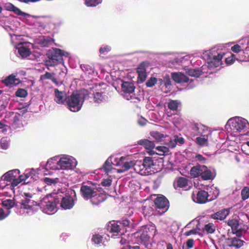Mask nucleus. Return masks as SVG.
<instances>
[{
	"instance_id": "6ab92c4d",
	"label": "nucleus",
	"mask_w": 249,
	"mask_h": 249,
	"mask_svg": "<svg viewBox=\"0 0 249 249\" xmlns=\"http://www.w3.org/2000/svg\"><path fill=\"white\" fill-rule=\"evenodd\" d=\"M107 198L105 194L103 193H97L95 191L94 195L92 196L90 199V202L93 205L97 206L100 203L103 202Z\"/></svg>"
},
{
	"instance_id": "473e14b6",
	"label": "nucleus",
	"mask_w": 249,
	"mask_h": 249,
	"mask_svg": "<svg viewBox=\"0 0 249 249\" xmlns=\"http://www.w3.org/2000/svg\"><path fill=\"white\" fill-rule=\"evenodd\" d=\"M1 204L7 209V210H10L15 206V199H7L2 201Z\"/></svg>"
},
{
	"instance_id": "79ce46f5",
	"label": "nucleus",
	"mask_w": 249,
	"mask_h": 249,
	"mask_svg": "<svg viewBox=\"0 0 249 249\" xmlns=\"http://www.w3.org/2000/svg\"><path fill=\"white\" fill-rule=\"evenodd\" d=\"M241 197L243 200H245L249 197V187H245L241 190Z\"/></svg>"
},
{
	"instance_id": "f704fd0d",
	"label": "nucleus",
	"mask_w": 249,
	"mask_h": 249,
	"mask_svg": "<svg viewBox=\"0 0 249 249\" xmlns=\"http://www.w3.org/2000/svg\"><path fill=\"white\" fill-rule=\"evenodd\" d=\"M54 75L53 73H50L49 72H46L43 75H41V79H50L56 85H58V82L57 81L56 78L53 76Z\"/></svg>"
},
{
	"instance_id": "bf43d9fd",
	"label": "nucleus",
	"mask_w": 249,
	"mask_h": 249,
	"mask_svg": "<svg viewBox=\"0 0 249 249\" xmlns=\"http://www.w3.org/2000/svg\"><path fill=\"white\" fill-rule=\"evenodd\" d=\"M231 50L232 52L238 53L241 51V47L239 45L236 44L231 47Z\"/></svg>"
},
{
	"instance_id": "69168bd1",
	"label": "nucleus",
	"mask_w": 249,
	"mask_h": 249,
	"mask_svg": "<svg viewBox=\"0 0 249 249\" xmlns=\"http://www.w3.org/2000/svg\"><path fill=\"white\" fill-rule=\"evenodd\" d=\"M196 159L202 163H205L206 159L200 154H197L196 156Z\"/></svg>"
},
{
	"instance_id": "4d7b16f0",
	"label": "nucleus",
	"mask_w": 249,
	"mask_h": 249,
	"mask_svg": "<svg viewBox=\"0 0 249 249\" xmlns=\"http://www.w3.org/2000/svg\"><path fill=\"white\" fill-rule=\"evenodd\" d=\"M118 222L119 225H121V227L122 228L128 226L129 225V223H130L129 220H128L127 219H124V220H122L121 221H118Z\"/></svg>"
},
{
	"instance_id": "13d9d810",
	"label": "nucleus",
	"mask_w": 249,
	"mask_h": 249,
	"mask_svg": "<svg viewBox=\"0 0 249 249\" xmlns=\"http://www.w3.org/2000/svg\"><path fill=\"white\" fill-rule=\"evenodd\" d=\"M185 60V59L184 57H177V58H174V60L172 61V64L174 63H176L177 64H182V63H183L184 61Z\"/></svg>"
},
{
	"instance_id": "774afa93",
	"label": "nucleus",
	"mask_w": 249,
	"mask_h": 249,
	"mask_svg": "<svg viewBox=\"0 0 249 249\" xmlns=\"http://www.w3.org/2000/svg\"><path fill=\"white\" fill-rule=\"evenodd\" d=\"M0 144L2 147L5 149H7L8 146V143L6 142V141L3 139L0 141Z\"/></svg>"
},
{
	"instance_id": "423d86ee",
	"label": "nucleus",
	"mask_w": 249,
	"mask_h": 249,
	"mask_svg": "<svg viewBox=\"0 0 249 249\" xmlns=\"http://www.w3.org/2000/svg\"><path fill=\"white\" fill-rule=\"evenodd\" d=\"M154 204L160 214L165 213L169 207L168 200L163 196H158L154 200Z\"/></svg>"
},
{
	"instance_id": "4c0bfd02",
	"label": "nucleus",
	"mask_w": 249,
	"mask_h": 249,
	"mask_svg": "<svg viewBox=\"0 0 249 249\" xmlns=\"http://www.w3.org/2000/svg\"><path fill=\"white\" fill-rule=\"evenodd\" d=\"M181 105L177 100H172V111H176L175 114H178L181 110Z\"/></svg>"
},
{
	"instance_id": "cd10ccee",
	"label": "nucleus",
	"mask_w": 249,
	"mask_h": 249,
	"mask_svg": "<svg viewBox=\"0 0 249 249\" xmlns=\"http://www.w3.org/2000/svg\"><path fill=\"white\" fill-rule=\"evenodd\" d=\"M138 144L143 145L145 149L152 150L155 147L154 142L150 141L147 139L141 140L138 142Z\"/></svg>"
},
{
	"instance_id": "4468645a",
	"label": "nucleus",
	"mask_w": 249,
	"mask_h": 249,
	"mask_svg": "<svg viewBox=\"0 0 249 249\" xmlns=\"http://www.w3.org/2000/svg\"><path fill=\"white\" fill-rule=\"evenodd\" d=\"M67 97L65 91H59L57 89H54V100L58 104L63 105L66 103Z\"/></svg>"
},
{
	"instance_id": "2f4dec72",
	"label": "nucleus",
	"mask_w": 249,
	"mask_h": 249,
	"mask_svg": "<svg viewBox=\"0 0 249 249\" xmlns=\"http://www.w3.org/2000/svg\"><path fill=\"white\" fill-rule=\"evenodd\" d=\"M31 176V173L30 172L28 173H24L22 175L19 176L18 178H17L16 181H15V182L13 183V186H17L19 183L21 182L22 181H25Z\"/></svg>"
},
{
	"instance_id": "49530a36",
	"label": "nucleus",
	"mask_w": 249,
	"mask_h": 249,
	"mask_svg": "<svg viewBox=\"0 0 249 249\" xmlns=\"http://www.w3.org/2000/svg\"><path fill=\"white\" fill-rule=\"evenodd\" d=\"M157 82V78L154 77H151L147 81L145 85L147 87L151 88L154 86Z\"/></svg>"
},
{
	"instance_id": "f03ea898",
	"label": "nucleus",
	"mask_w": 249,
	"mask_h": 249,
	"mask_svg": "<svg viewBox=\"0 0 249 249\" xmlns=\"http://www.w3.org/2000/svg\"><path fill=\"white\" fill-rule=\"evenodd\" d=\"M48 59L45 62L47 67H54L59 64L64 65L63 56L67 57L68 53L60 49L55 48L49 50L47 53Z\"/></svg>"
},
{
	"instance_id": "412c9836",
	"label": "nucleus",
	"mask_w": 249,
	"mask_h": 249,
	"mask_svg": "<svg viewBox=\"0 0 249 249\" xmlns=\"http://www.w3.org/2000/svg\"><path fill=\"white\" fill-rule=\"evenodd\" d=\"M172 80L177 83L182 84L188 82L189 78L181 72H174L172 73Z\"/></svg>"
},
{
	"instance_id": "a211bd4d",
	"label": "nucleus",
	"mask_w": 249,
	"mask_h": 249,
	"mask_svg": "<svg viewBox=\"0 0 249 249\" xmlns=\"http://www.w3.org/2000/svg\"><path fill=\"white\" fill-rule=\"evenodd\" d=\"M230 213V209H223L211 215V217L217 220H223Z\"/></svg>"
},
{
	"instance_id": "de8ad7c7",
	"label": "nucleus",
	"mask_w": 249,
	"mask_h": 249,
	"mask_svg": "<svg viewBox=\"0 0 249 249\" xmlns=\"http://www.w3.org/2000/svg\"><path fill=\"white\" fill-rule=\"evenodd\" d=\"M10 213V210H7L6 212H5L3 208H0V221L7 217Z\"/></svg>"
},
{
	"instance_id": "4be33fe9",
	"label": "nucleus",
	"mask_w": 249,
	"mask_h": 249,
	"mask_svg": "<svg viewBox=\"0 0 249 249\" xmlns=\"http://www.w3.org/2000/svg\"><path fill=\"white\" fill-rule=\"evenodd\" d=\"M107 229L111 232L113 233L114 235H117L118 233L121 232L122 228L121 225H119L118 222L112 221L110 222L107 226Z\"/></svg>"
},
{
	"instance_id": "052dcab7",
	"label": "nucleus",
	"mask_w": 249,
	"mask_h": 249,
	"mask_svg": "<svg viewBox=\"0 0 249 249\" xmlns=\"http://www.w3.org/2000/svg\"><path fill=\"white\" fill-rule=\"evenodd\" d=\"M147 123V121L142 117H141L138 120V124L142 126H144Z\"/></svg>"
},
{
	"instance_id": "37998d69",
	"label": "nucleus",
	"mask_w": 249,
	"mask_h": 249,
	"mask_svg": "<svg viewBox=\"0 0 249 249\" xmlns=\"http://www.w3.org/2000/svg\"><path fill=\"white\" fill-rule=\"evenodd\" d=\"M102 0H85V4L89 7H95L100 4Z\"/></svg>"
},
{
	"instance_id": "e2e57ef3",
	"label": "nucleus",
	"mask_w": 249,
	"mask_h": 249,
	"mask_svg": "<svg viewBox=\"0 0 249 249\" xmlns=\"http://www.w3.org/2000/svg\"><path fill=\"white\" fill-rule=\"evenodd\" d=\"M198 233L197 230L196 229H194L189 231H186L184 235L186 236H190L192 234H196Z\"/></svg>"
},
{
	"instance_id": "a19ab883",
	"label": "nucleus",
	"mask_w": 249,
	"mask_h": 249,
	"mask_svg": "<svg viewBox=\"0 0 249 249\" xmlns=\"http://www.w3.org/2000/svg\"><path fill=\"white\" fill-rule=\"evenodd\" d=\"M184 142V140L182 137H179L177 135H175L174 136V141H172V148L175 147L178 143L182 144Z\"/></svg>"
},
{
	"instance_id": "f257e3e1",
	"label": "nucleus",
	"mask_w": 249,
	"mask_h": 249,
	"mask_svg": "<svg viewBox=\"0 0 249 249\" xmlns=\"http://www.w3.org/2000/svg\"><path fill=\"white\" fill-rule=\"evenodd\" d=\"M88 96V91L73 92L68 96L66 104L71 111H78L81 109L84 100Z\"/></svg>"
},
{
	"instance_id": "39448f33",
	"label": "nucleus",
	"mask_w": 249,
	"mask_h": 249,
	"mask_svg": "<svg viewBox=\"0 0 249 249\" xmlns=\"http://www.w3.org/2000/svg\"><path fill=\"white\" fill-rule=\"evenodd\" d=\"M193 129L196 131L198 133L203 137H197L196 140L197 143L201 146L208 145V139L205 138L207 135L205 134V132L207 131V127L200 124H195L194 125Z\"/></svg>"
},
{
	"instance_id": "0eeeda50",
	"label": "nucleus",
	"mask_w": 249,
	"mask_h": 249,
	"mask_svg": "<svg viewBox=\"0 0 249 249\" xmlns=\"http://www.w3.org/2000/svg\"><path fill=\"white\" fill-rule=\"evenodd\" d=\"M125 158L122 157L120 159L119 161L117 163V165H119L121 167L120 169L117 170V172L119 173H123L134 167L135 170L136 166H138V164L135 163L134 160H126L124 161Z\"/></svg>"
},
{
	"instance_id": "c03bdc74",
	"label": "nucleus",
	"mask_w": 249,
	"mask_h": 249,
	"mask_svg": "<svg viewBox=\"0 0 249 249\" xmlns=\"http://www.w3.org/2000/svg\"><path fill=\"white\" fill-rule=\"evenodd\" d=\"M16 96L25 98L28 95L27 90L23 89H18L15 93Z\"/></svg>"
},
{
	"instance_id": "338daca9",
	"label": "nucleus",
	"mask_w": 249,
	"mask_h": 249,
	"mask_svg": "<svg viewBox=\"0 0 249 249\" xmlns=\"http://www.w3.org/2000/svg\"><path fill=\"white\" fill-rule=\"evenodd\" d=\"M194 245L193 239H189L186 242V246L188 248H192Z\"/></svg>"
},
{
	"instance_id": "72a5a7b5",
	"label": "nucleus",
	"mask_w": 249,
	"mask_h": 249,
	"mask_svg": "<svg viewBox=\"0 0 249 249\" xmlns=\"http://www.w3.org/2000/svg\"><path fill=\"white\" fill-rule=\"evenodd\" d=\"M18 52L22 57H27L30 55L31 53L30 49L25 46L19 47L18 49Z\"/></svg>"
},
{
	"instance_id": "f3484780",
	"label": "nucleus",
	"mask_w": 249,
	"mask_h": 249,
	"mask_svg": "<svg viewBox=\"0 0 249 249\" xmlns=\"http://www.w3.org/2000/svg\"><path fill=\"white\" fill-rule=\"evenodd\" d=\"M225 243L228 247H235L238 249L243 245L244 241L237 237H233L226 239Z\"/></svg>"
},
{
	"instance_id": "603ef678",
	"label": "nucleus",
	"mask_w": 249,
	"mask_h": 249,
	"mask_svg": "<svg viewBox=\"0 0 249 249\" xmlns=\"http://www.w3.org/2000/svg\"><path fill=\"white\" fill-rule=\"evenodd\" d=\"M138 74V81L140 83H143L146 79V72H137Z\"/></svg>"
},
{
	"instance_id": "393cba45",
	"label": "nucleus",
	"mask_w": 249,
	"mask_h": 249,
	"mask_svg": "<svg viewBox=\"0 0 249 249\" xmlns=\"http://www.w3.org/2000/svg\"><path fill=\"white\" fill-rule=\"evenodd\" d=\"M206 168V166L197 165L193 166L190 170V175L193 178H197L201 176L203 169Z\"/></svg>"
},
{
	"instance_id": "bb28decb",
	"label": "nucleus",
	"mask_w": 249,
	"mask_h": 249,
	"mask_svg": "<svg viewBox=\"0 0 249 249\" xmlns=\"http://www.w3.org/2000/svg\"><path fill=\"white\" fill-rule=\"evenodd\" d=\"M188 185V179L183 177L179 178L176 182L174 183V187L175 189L178 188H184Z\"/></svg>"
},
{
	"instance_id": "8fccbe9b",
	"label": "nucleus",
	"mask_w": 249,
	"mask_h": 249,
	"mask_svg": "<svg viewBox=\"0 0 249 249\" xmlns=\"http://www.w3.org/2000/svg\"><path fill=\"white\" fill-rule=\"evenodd\" d=\"M103 237L99 234L93 235L92 238V241L96 244H100L102 241Z\"/></svg>"
},
{
	"instance_id": "9b49d317",
	"label": "nucleus",
	"mask_w": 249,
	"mask_h": 249,
	"mask_svg": "<svg viewBox=\"0 0 249 249\" xmlns=\"http://www.w3.org/2000/svg\"><path fill=\"white\" fill-rule=\"evenodd\" d=\"M149 232V229L145 227L143 229L135 233V234L138 235L137 237H139L142 242L143 243L146 248L148 249H150L151 247V244L147 243L150 237Z\"/></svg>"
},
{
	"instance_id": "aec40b11",
	"label": "nucleus",
	"mask_w": 249,
	"mask_h": 249,
	"mask_svg": "<svg viewBox=\"0 0 249 249\" xmlns=\"http://www.w3.org/2000/svg\"><path fill=\"white\" fill-rule=\"evenodd\" d=\"M19 173V171L18 170L9 171L3 175V180L12 182V184L13 185V183H14L15 181H16L17 175Z\"/></svg>"
},
{
	"instance_id": "ea45409f",
	"label": "nucleus",
	"mask_w": 249,
	"mask_h": 249,
	"mask_svg": "<svg viewBox=\"0 0 249 249\" xmlns=\"http://www.w3.org/2000/svg\"><path fill=\"white\" fill-rule=\"evenodd\" d=\"M156 150L158 151L157 154L160 155H166L169 152V148L164 146H157Z\"/></svg>"
},
{
	"instance_id": "680f3d73",
	"label": "nucleus",
	"mask_w": 249,
	"mask_h": 249,
	"mask_svg": "<svg viewBox=\"0 0 249 249\" xmlns=\"http://www.w3.org/2000/svg\"><path fill=\"white\" fill-rule=\"evenodd\" d=\"M14 5L11 3H6L4 6V8L5 10L9 11H12Z\"/></svg>"
},
{
	"instance_id": "f8f14e48",
	"label": "nucleus",
	"mask_w": 249,
	"mask_h": 249,
	"mask_svg": "<svg viewBox=\"0 0 249 249\" xmlns=\"http://www.w3.org/2000/svg\"><path fill=\"white\" fill-rule=\"evenodd\" d=\"M226 222L231 228L233 233H236L238 235L241 232V227L239 224L238 217H232L226 221Z\"/></svg>"
},
{
	"instance_id": "09e8293b",
	"label": "nucleus",
	"mask_w": 249,
	"mask_h": 249,
	"mask_svg": "<svg viewBox=\"0 0 249 249\" xmlns=\"http://www.w3.org/2000/svg\"><path fill=\"white\" fill-rule=\"evenodd\" d=\"M12 12H13L15 14L18 15V16H29V15L22 12L21 10H20L18 7L14 6V8L12 10Z\"/></svg>"
},
{
	"instance_id": "e433bc0d",
	"label": "nucleus",
	"mask_w": 249,
	"mask_h": 249,
	"mask_svg": "<svg viewBox=\"0 0 249 249\" xmlns=\"http://www.w3.org/2000/svg\"><path fill=\"white\" fill-rule=\"evenodd\" d=\"M203 231H206L208 234H212L215 231V227L213 223H209L204 226Z\"/></svg>"
},
{
	"instance_id": "5fc2aeb1",
	"label": "nucleus",
	"mask_w": 249,
	"mask_h": 249,
	"mask_svg": "<svg viewBox=\"0 0 249 249\" xmlns=\"http://www.w3.org/2000/svg\"><path fill=\"white\" fill-rule=\"evenodd\" d=\"M235 59V55L231 54L230 57H227L225 59V62L228 64H231L233 63Z\"/></svg>"
},
{
	"instance_id": "c85d7f7f",
	"label": "nucleus",
	"mask_w": 249,
	"mask_h": 249,
	"mask_svg": "<svg viewBox=\"0 0 249 249\" xmlns=\"http://www.w3.org/2000/svg\"><path fill=\"white\" fill-rule=\"evenodd\" d=\"M200 177L204 180H208L213 178V173L210 170L207 169L206 166V168L203 169Z\"/></svg>"
},
{
	"instance_id": "c9c22d12",
	"label": "nucleus",
	"mask_w": 249,
	"mask_h": 249,
	"mask_svg": "<svg viewBox=\"0 0 249 249\" xmlns=\"http://www.w3.org/2000/svg\"><path fill=\"white\" fill-rule=\"evenodd\" d=\"M150 66V63L148 61H143L141 62L137 68V72H146V68Z\"/></svg>"
},
{
	"instance_id": "6e6552de",
	"label": "nucleus",
	"mask_w": 249,
	"mask_h": 249,
	"mask_svg": "<svg viewBox=\"0 0 249 249\" xmlns=\"http://www.w3.org/2000/svg\"><path fill=\"white\" fill-rule=\"evenodd\" d=\"M45 200L46 210L48 212H52L57 208V205L59 204V200L58 198V195H55L53 196H47L44 199Z\"/></svg>"
},
{
	"instance_id": "c756f323",
	"label": "nucleus",
	"mask_w": 249,
	"mask_h": 249,
	"mask_svg": "<svg viewBox=\"0 0 249 249\" xmlns=\"http://www.w3.org/2000/svg\"><path fill=\"white\" fill-rule=\"evenodd\" d=\"M53 43V39L50 37H44L40 39L38 41V44L42 47H48Z\"/></svg>"
},
{
	"instance_id": "7ed1b4c3",
	"label": "nucleus",
	"mask_w": 249,
	"mask_h": 249,
	"mask_svg": "<svg viewBox=\"0 0 249 249\" xmlns=\"http://www.w3.org/2000/svg\"><path fill=\"white\" fill-rule=\"evenodd\" d=\"M54 163L52 159L49 160L46 164V168L52 170H69L72 168L73 162L70 158L63 157L56 162V165H54Z\"/></svg>"
},
{
	"instance_id": "5701e85b",
	"label": "nucleus",
	"mask_w": 249,
	"mask_h": 249,
	"mask_svg": "<svg viewBox=\"0 0 249 249\" xmlns=\"http://www.w3.org/2000/svg\"><path fill=\"white\" fill-rule=\"evenodd\" d=\"M35 202L33 200H31L28 198H24V199H22L21 201L20 204V209H24V210H31L32 209V207L37 204H35L34 203Z\"/></svg>"
},
{
	"instance_id": "b1692460",
	"label": "nucleus",
	"mask_w": 249,
	"mask_h": 249,
	"mask_svg": "<svg viewBox=\"0 0 249 249\" xmlns=\"http://www.w3.org/2000/svg\"><path fill=\"white\" fill-rule=\"evenodd\" d=\"M121 88L124 92L128 93H133L135 89L134 84L130 82H123Z\"/></svg>"
},
{
	"instance_id": "ddd939ff",
	"label": "nucleus",
	"mask_w": 249,
	"mask_h": 249,
	"mask_svg": "<svg viewBox=\"0 0 249 249\" xmlns=\"http://www.w3.org/2000/svg\"><path fill=\"white\" fill-rule=\"evenodd\" d=\"M225 53H219L217 55H213L208 62V67L209 68H216L222 64L221 59L224 56Z\"/></svg>"
},
{
	"instance_id": "20e7f679",
	"label": "nucleus",
	"mask_w": 249,
	"mask_h": 249,
	"mask_svg": "<svg viewBox=\"0 0 249 249\" xmlns=\"http://www.w3.org/2000/svg\"><path fill=\"white\" fill-rule=\"evenodd\" d=\"M155 164L152 158L145 157L141 165L138 164L136 166V172L143 175H151L155 173L154 166Z\"/></svg>"
},
{
	"instance_id": "58836bf2",
	"label": "nucleus",
	"mask_w": 249,
	"mask_h": 249,
	"mask_svg": "<svg viewBox=\"0 0 249 249\" xmlns=\"http://www.w3.org/2000/svg\"><path fill=\"white\" fill-rule=\"evenodd\" d=\"M150 135L158 142L161 141L164 137V135L163 134L158 131H152L150 132Z\"/></svg>"
},
{
	"instance_id": "0e129e2a",
	"label": "nucleus",
	"mask_w": 249,
	"mask_h": 249,
	"mask_svg": "<svg viewBox=\"0 0 249 249\" xmlns=\"http://www.w3.org/2000/svg\"><path fill=\"white\" fill-rule=\"evenodd\" d=\"M110 50V48L107 45L104 46V47H101L99 49V52L100 53H104L105 52H108Z\"/></svg>"
},
{
	"instance_id": "a18cd8bd",
	"label": "nucleus",
	"mask_w": 249,
	"mask_h": 249,
	"mask_svg": "<svg viewBox=\"0 0 249 249\" xmlns=\"http://www.w3.org/2000/svg\"><path fill=\"white\" fill-rule=\"evenodd\" d=\"M93 99L95 102L97 103H101L104 99L102 93L99 92H95L94 93Z\"/></svg>"
},
{
	"instance_id": "7c9ffc66",
	"label": "nucleus",
	"mask_w": 249,
	"mask_h": 249,
	"mask_svg": "<svg viewBox=\"0 0 249 249\" xmlns=\"http://www.w3.org/2000/svg\"><path fill=\"white\" fill-rule=\"evenodd\" d=\"M185 70L187 74L196 78L199 77L202 74V71L199 69H192L187 68Z\"/></svg>"
},
{
	"instance_id": "a878e982",
	"label": "nucleus",
	"mask_w": 249,
	"mask_h": 249,
	"mask_svg": "<svg viewBox=\"0 0 249 249\" xmlns=\"http://www.w3.org/2000/svg\"><path fill=\"white\" fill-rule=\"evenodd\" d=\"M113 165L112 159L109 157L107 158L100 169L103 170L106 173H108L113 169Z\"/></svg>"
},
{
	"instance_id": "3c124183",
	"label": "nucleus",
	"mask_w": 249,
	"mask_h": 249,
	"mask_svg": "<svg viewBox=\"0 0 249 249\" xmlns=\"http://www.w3.org/2000/svg\"><path fill=\"white\" fill-rule=\"evenodd\" d=\"M58 178H56L54 179L51 178H44V182L48 185L54 184L58 182Z\"/></svg>"
},
{
	"instance_id": "864d4df0",
	"label": "nucleus",
	"mask_w": 249,
	"mask_h": 249,
	"mask_svg": "<svg viewBox=\"0 0 249 249\" xmlns=\"http://www.w3.org/2000/svg\"><path fill=\"white\" fill-rule=\"evenodd\" d=\"M112 180L109 178L104 179L101 182V184L103 186L109 187L111 185Z\"/></svg>"
},
{
	"instance_id": "1a4fd4ad",
	"label": "nucleus",
	"mask_w": 249,
	"mask_h": 249,
	"mask_svg": "<svg viewBox=\"0 0 249 249\" xmlns=\"http://www.w3.org/2000/svg\"><path fill=\"white\" fill-rule=\"evenodd\" d=\"M58 198L59 200L60 207L64 210L70 209L74 206V200L70 195H65V196L58 195Z\"/></svg>"
},
{
	"instance_id": "9d476101",
	"label": "nucleus",
	"mask_w": 249,
	"mask_h": 249,
	"mask_svg": "<svg viewBox=\"0 0 249 249\" xmlns=\"http://www.w3.org/2000/svg\"><path fill=\"white\" fill-rule=\"evenodd\" d=\"M209 194L207 192L204 190H200L196 192L195 194L193 192L192 195V198L193 201L198 204H204L208 200Z\"/></svg>"
},
{
	"instance_id": "dca6fc26",
	"label": "nucleus",
	"mask_w": 249,
	"mask_h": 249,
	"mask_svg": "<svg viewBox=\"0 0 249 249\" xmlns=\"http://www.w3.org/2000/svg\"><path fill=\"white\" fill-rule=\"evenodd\" d=\"M1 82L6 86L12 87L18 84L20 81L18 78H16L14 74H12L2 80Z\"/></svg>"
},
{
	"instance_id": "6e6d98bb",
	"label": "nucleus",
	"mask_w": 249,
	"mask_h": 249,
	"mask_svg": "<svg viewBox=\"0 0 249 249\" xmlns=\"http://www.w3.org/2000/svg\"><path fill=\"white\" fill-rule=\"evenodd\" d=\"M20 115L18 113H16L13 117V123L15 125L18 124L20 121Z\"/></svg>"
},
{
	"instance_id": "2eb2a0df",
	"label": "nucleus",
	"mask_w": 249,
	"mask_h": 249,
	"mask_svg": "<svg viewBox=\"0 0 249 249\" xmlns=\"http://www.w3.org/2000/svg\"><path fill=\"white\" fill-rule=\"evenodd\" d=\"M95 191L91 187L82 185L80 188L82 196L86 199H90Z\"/></svg>"
}]
</instances>
